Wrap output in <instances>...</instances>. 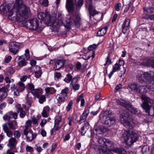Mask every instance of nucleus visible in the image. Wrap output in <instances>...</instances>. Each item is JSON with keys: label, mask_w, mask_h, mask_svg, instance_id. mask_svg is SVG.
Returning a JSON list of instances; mask_svg holds the SVG:
<instances>
[{"label": "nucleus", "mask_w": 154, "mask_h": 154, "mask_svg": "<svg viewBox=\"0 0 154 154\" xmlns=\"http://www.w3.org/2000/svg\"><path fill=\"white\" fill-rule=\"evenodd\" d=\"M23 0H16L13 8V11L9 13V15L15 17L17 21L20 22L29 17L30 14L29 8L23 4Z\"/></svg>", "instance_id": "f257e3e1"}, {"label": "nucleus", "mask_w": 154, "mask_h": 154, "mask_svg": "<svg viewBox=\"0 0 154 154\" xmlns=\"http://www.w3.org/2000/svg\"><path fill=\"white\" fill-rule=\"evenodd\" d=\"M128 87L132 90L141 94L146 93L148 91L154 94V87L149 85L143 86L135 83H130L128 84Z\"/></svg>", "instance_id": "f03ea898"}, {"label": "nucleus", "mask_w": 154, "mask_h": 154, "mask_svg": "<svg viewBox=\"0 0 154 154\" xmlns=\"http://www.w3.org/2000/svg\"><path fill=\"white\" fill-rule=\"evenodd\" d=\"M124 140L128 146H130L136 142L138 138L137 134L134 131L127 130L123 134Z\"/></svg>", "instance_id": "7ed1b4c3"}, {"label": "nucleus", "mask_w": 154, "mask_h": 154, "mask_svg": "<svg viewBox=\"0 0 154 154\" xmlns=\"http://www.w3.org/2000/svg\"><path fill=\"white\" fill-rule=\"evenodd\" d=\"M130 119V115L126 112H124L121 114L120 120L121 123L123 124L126 128L131 129L134 128L135 124L133 122L129 121Z\"/></svg>", "instance_id": "20e7f679"}, {"label": "nucleus", "mask_w": 154, "mask_h": 154, "mask_svg": "<svg viewBox=\"0 0 154 154\" xmlns=\"http://www.w3.org/2000/svg\"><path fill=\"white\" fill-rule=\"evenodd\" d=\"M106 144L104 147L118 154H126V151L123 148L114 147V144L113 141L107 139Z\"/></svg>", "instance_id": "39448f33"}, {"label": "nucleus", "mask_w": 154, "mask_h": 154, "mask_svg": "<svg viewBox=\"0 0 154 154\" xmlns=\"http://www.w3.org/2000/svg\"><path fill=\"white\" fill-rule=\"evenodd\" d=\"M37 16L38 19L43 21L45 23L49 26L54 24L53 20L51 19V15L47 12H39L38 13Z\"/></svg>", "instance_id": "423d86ee"}, {"label": "nucleus", "mask_w": 154, "mask_h": 154, "mask_svg": "<svg viewBox=\"0 0 154 154\" xmlns=\"http://www.w3.org/2000/svg\"><path fill=\"white\" fill-rule=\"evenodd\" d=\"M137 79L140 83L151 82L152 81H154V76L152 77L151 74L148 72L138 74L137 75Z\"/></svg>", "instance_id": "0eeeda50"}, {"label": "nucleus", "mask_w": 154, "mask_h": 154, "mask_svg": "<svg viewBox=\"0 0 154 154\" xmlns=\"http://www.w3.org/2000/svg\"><path fill=\"white\" fill-rule=\"evenodd\" d=\"M26 28L32 30H36L39 27V23L36 18L29 19L26 21L24 24Z\"/></svg>", "instance_id": "6e6552de"}, {"label": "nucleus", "mask_w": 154, "mask_h": 154, "mask_svg": "<svg viewBox=\"0 0 154 154\" xmlns=\"http://www.w3.org/2000/svg\"><path fill=\"white\" fill-rule=\"evenodd\" d=\"M69 91V88L65 87L61 90L60 94H58L56 96V98L57 100V103L61 104L66 101Z\"/></svg>", "instance_id": "1a4fd4ad"}, {"label": "nucleus", "mask_w": 154, "mask_h": 154, "mask_svg": "<svg viewBox=\"0 0 154 154\" xmlns=\"http://www.w3.org/2000/svg\"><path fill=\"white\" fill-rule=\"evenodd\" d=\"M141 98L143 102L141 106L143 109H147L149 107H151L154 103V101L153 99L145 95H142Z\"/></svg>", "instance_id": "9d476101"}, {"label": "nucleus", "mask_w": 154, "mask_h": 154, "mask_svg": "<svg viewBox=\"0 0 154 154\" xmlns=\"http://www.w3.org/2000/svg\"><path fill=\"white\" fill-rule=\"evenodd\" d=\"M101 120L102 123L109 127L115 125L116 121L114 117L109 115L107 116H103L102 118H101Z\"/></svg>", "instance_id": "9b49d317"}, {"label": "nucleus", "mask_w": 154, "mask_h": 154, "mask_svg": "<svg viewBox=\"0 0 154 154\" xmlns=\"http://www.w3.org/2000/svg\"><path fill=\"white\" fill-rule=\"evenodd\" d=\"M25 88V85L21 82H19L18 84L16 85H13L11 87V90L14 91V94L15 95H19L20 92H22Z\"/></svg>", "instance_id": "f8f14e48"}, {"label": "nucleus", "mask_w": 154, "mask_h": 154, "mask_svg": "<svg viewBox=\"0 0 154 154\" xmlns=\"http://www.w3.org/2000/svg\"><path fill=\"white\" fill-rule=\"evenodd\" d=\"M20 46L18 43L14 41L11 42L9 45V51L14 54H17L19 51Z\"/></svg>", "instance_id": "ddd939ff"}, {"label": "nucleus", "mask_w": 154, "mask_h": 154, "mask_svg": "<svg viewBox=\"0 0 154 154\" xmlns=\"http://www.w3.org/2000/svg\"><path fill=\"white\" fill-rule=\"evenodd\" d=\"M79 79L76 77H74L70 84V87L71 89L74 91H76L78 90L80 87L79 84H78Z\"/></svg>", "instance_id": "4468645a"}, {"label": "nucleus", "mask_w": 154, "mask_h": 154, "mask_svg": "<svg viewBox=\"0 0 154 154\" xmlns=\"http://www.w3.org/2000/svg\"><path fill=\"white\" fill-rule=\"evenodd\" d=\"M26 60L24 59L23 55L18 56L15 59V62H17L18 66L21 67L25 66L26 65L27 63Z\"/></svg>", "instance_id": "2eb2a0df"}, {"label": "nucleus", "mask_w": 154, "mask_h": 154, "mask_svg": "<svg viewBox=\"0 0 154 154\" xmlns=\"http://www.w3.org/2000/svg\"><path fill=\"white\" fill-rule=\"evenodd\" d=\"M131 20L130 19L126 18L122 25V32L124 34H125L127 31L129 29L130 26Z\"/></svg>", "instance_id": "dca6fc26"}, {"label": "nucleus", "mask_w": 154, "mask_h": 154, "mask_svg": "<svg viewBox=\"0 0 154 154\" xmlns=\"http://www.w3.org/2000/svg\"><path fill=\"white\" fill-rule=\"evenodd\" d=\"M51 19H52L53 20L54 24L51 25V26H56L57 25L59 26L63 25L65 26L63 19L61 15H59L57 19H56L54 20L52 17H51Z\"/></svg>", "instance_id": "f3484780"}, {"label": "nucleus", "mask_w": 154, "mask_h": 154, "mask_svg": "<svg viewBox=\"0 0 154 154\" xmlns=\"http://www.w3.org/2000/svg\"><path fill=\"white\" fill-rule=\"evenodd\" d=\"M65 61L63 59H60L57 60L55 63L54 69L55 70L60 69L63 67L64 65Z\"/></svg>", "instance_id": "a211bd4d"}, {"label": "nucleus", "mask_w": 154, "mask_h": 154, "mask_svg": "<svg viewBox=\"0 0 154 154\" xmlns=\"http://www.w3.org/2000/svg\"><path fill=\"white\" fill-rule=\"evenodd\" d=\"M88 9L90 17H91V16H94L98 13V12L95 10L92 4L91 3L89 4Z\"/></svg>", "instance_id": "6ab92c4d"}, {"label": "nucleus", "mask_w": 154, "mask_h": 154, "mask_svg": "<svg viewBox=\"0 0 154 154\" xmlns=\"http://www.w3.org/2000/svg\"><path fill=\"white\" fill-rule=\"evenodd\" d=\"M31 93L34 96L35 98H39L42 93V91L41 88L35 89L31 91Z\"/></svg>", "instance_id": "aec40b11"}, {"label": "nucleus", "mask_w": 154, "mask_h": 154, "mask_svg": "<svg viewBox=\"0 0 154 154\" xmlns=\"http://www.w3.org/2000/svg\"><path fill=\"white\" fill-rule=\"evenodd\" d=\"M24 135L26 136V139L27 140L31 141L36 138L37 134L36 133L33 134L32 131H29L27 133V134Z\"/></svg>", "instance_id": "412c9836"}, {"label": "nucleus", "mask_w": 154, "mask_h": 154, "mask_svg": "<svg viewBox=\"0 0 154 154\" xmlns=\"http://www.w3.org/2000/svg\"><path fill=\"white\" fill-rule=\"evenodd\" d=\"M4 132L6 133L7 136L9 137L12 136L13 134L12 132L10 130L6 124H4L2 126Z\"/></svg>", "instance_id": "4be33fe9"}, {"label": "nucleus", "mask_w": 154, "mask_h": 154, "mask_svg": "<svg viewBox=\"0 0 154 154\" xmlns=\"http://www.w3.org/2000/svg\"><path fill=\"white\" fill-rule=\"evenodd\" d=\"M74 4L72 0H66V8L69 11H72L73 10Z\"/></svg>", "instance_id": "5701e85b"}, {"label": "nucleus", "mask_w": 154, "mask_h": 154, "mask_svg": "<svg viewBox=\"0 0 154 154\" xmlns=\"http://www.w3.org/2000/svg\"><path fill=\"white\" fill-rule=\"evenodd\" d=\"M128 112H130L131 114H138L140 113L139 110L133 107L130 104L127 109Z\"/></svg>", "instance_id": "b1692460"}, {"label": "nucleus", "mask_w": 154, "mask_h": 154, "mask_svg": "<svg viewBox=\"0 0 154 154\" xmlns=\"http://www.w3.org/2000/svg\"><path fill=\"white\" fill-rule=\"evenodd\" d=\"M8 125L9 129L13 130H15L18 127L17 123L15 120L8 122Z\"/></svg>", "instance_id": "393cba45"}, {"label": "nucleus", "mask_w": 154, "mask_h": 154, "mask_svg": "<svg viewBox=\"0 0 154 154\" xmlns=\"http://www.w3.org/2000/svg\"><path fill=\"white\" fill-rule=\"evenodd\" d=\"M0 10L4 13H6L8 12V17L9 18L13 20H14V19L16 20V19L15 17H13L12 16L10 17L9 15V13L10 12H12L13 11V9H12V11H9L8 8L7 7L2 6L0 7Z\"/></svg>", "instance_id": "a878e982"}, {"label": "nucleus", "mask_w": 154, "mask_h": 154, "mask_svg": "<svg viewBox=\"0 0 154 154\" xmlns=\"http://www.w3.org/2000/svg\"><path fill=\"white\" fill-rule=\"evenodd\" d=\"M108 28L106 26L100 29L97 32V35L99 37L104 36L106 33Z\"/></svg>", "instance_id": "bb28decb"}, {"label": "nucleus", "mask_w": 154, "mask_h": 154, "mask_svg": "<svg viewBox=\"0 0 154 154\" xmlns=\"http://www.w3.org/2000/svg\"><path fill=\"white\" fill-rule=\"evenodd\" d=\"M73 18L72 20L73 21L75 25L77 26H79L81 21L80 16L78 15H73Z\"/></svg>", "instance_id": "cd10ccee"}, {"label": "nucleus", "mask_w": 154, "mask_h": 154, "mask_svg": "<svg viewBox=\"0 0 154 154\" xmlns=\"http://www.w3.org/2000/svg\"><path fill=\"white\" fill-rule=\"evenodd\" d=\"M50 111V108L48 106H46L44 107L43 112L42 113L44 117H47L48 116L49 113Z\"/></svg>", "instance_id": "c85d7f7f"}, {"label": "nucleus", "mask_w": 154, "mask_h": 154, "mask_svg": "<svg viewBox=\"0 0 154 154\" xmlns=\"http://www.w3.org/2000/svg\"><path fill=\"white\" fill-rule=\"evenodd\" d=\"M17 112L19 113V116L21 118H23L25 116L26 114L25 111L24 110L23 108L21 107H19L17 109Z\"/></svg>", "instance_id": "c756f323"}, {"label": "nucleus", "mask_w": 154, "mask_h": 154, "mask_svg": "<svg viewBox=\"0 0 154 154\" xmlns=\"http://www.w3.org/2000/svg\"><path fill=\"white\" fill-rule=\"evenodd\" d=\"M117 103L127 109L128 106H130V103L128 102L124 101V102L121 101L119 99H117L116 101Z\"/></svg>", "instance_id": "7c9ffc66"}, {"label": "nucleus", "mask_w": 154, "mask_h": 154, "mask_svg": "<svg viewBox=\"0 0 154 154\" xmlns=\"http://www.w3.org/2000/svg\"><path fill=\"white\" fill-rule=\"evenodd\" d=\"M36 70L34 71L35 76L37 78H40L42 74V70H41L40 67L36 66H35Z\"/></svg>", "instance_id": "2f4dec72"}, {"label": "nucleus", "mask_w": 154, "mask_h": 154, "mask_svg": "<svg viewBox=\"0 0 154 154\" xmlns=\"http://www.w3.org/2000/svg\"><path fill=\"white\" fill-rule=\"evenodd\" d=\"M148 115L153 116H154V106H152L147 109H144Z\"/></svg>", "instance_id": "473e14b6"}, {"label": "nucleus", "mask_w": 154, "mask_h": 154, "mask_svg": "<svg viewBox=\"0 0 154 154\" xmlns=\"http://www.w3.org/2000/svg\"><path fill=\"white\" fill-rule=\"evenodd\" d=\"M107 139L103 137H99L97 141L101 146L104 147Z\"/></svg>", "instance_id": "72a5a7b5"}, {"label": "nucleus", "mask_w": 154, "mask_h": 154, "mask_svg": "<svg viewBox=\"0 0 154 154\" xmlns=\"http://www.w3.org/2000/svg\"><path fill=\"white\" fill-rule=\"evenodd\" d=\"M45 90L46 93L51 94H53L56 92V90L53 87H47Z\"/></svg>", "instance_id": "f704fd0d"}, {"label": "nucleus", "mask_w": 154, "mask_h": 154, "mask_svg": "<svg viewBox=\"0 0 154 154\" xmlns=\"http://www.w3.org/2000/svg\"><path fill=\"white\" fill-rule=\"evenodd\" d=\"M17 142L16 139L13 137H11L9 140V143L8 144V146L16 145Z\"/></svg>", "instance_id": "c9c22d12"}, {"label": "nucleus", "mask_w": 154, "mask_h": 154, "mask_svg": "<svg viewBox=\"0 0 154 154\" xmlns=\"http://www.w3.org/2000/svg\"><path fill=\"white\" fill-rule=\"evenodd\" d=\"M62 116H56L54 119V125H59L61 122Z\"/></svg>", "instance_id": "e433bc0d"}, {"label": "nucleus", "mask_w": 154, "mask_h": 154, "mask_svg": "<svg viewBox=\"0 0 154 154\" xmlns=\"http://www.w3.org/2000/svg\"><path fill=\"white\" fill-rule=\"evenodd\" d=\"M146 65L147 66H150L154 68V59L151 58L147 59Z\"/></svg>", "instance_id": "4c0bfd02"}, {"label": "nucleus", "mask_w": 154, "mask_h": 154, "mask_svg": "<svg viewBox=\"0 0 154 154\" xmlns=\"http://www.w3.org/2000/svg\"><path fill=\"white\" fill-rule=\"evenodd\" d=\"M72 76L71 74L69 73L67 75L66 77L64 79V81L67 83H69L72 80Z\"/></svg>", "instance_id": "58836bf2"}, {"label": "nucleus", "mask_w": 154, "mask_h": 154, "mask_svg": "<svg viewBox=\"0 0 154 154\" xmlns=\"http://www.w3.org/2000/svg\"><path fill=\"white\" fill-rule=\"evenodd\" d=\"M73 103V101L72 100H71L69 101L66 107V110L67 112L69 111L72 109V106Z\"/></svg>", "instance_id": "ea45409f"}, {"label": "nucleus", "mask_w": 154, "mask_h": 154, "mask_svg": "<svg viewBox=\"0 0 154 154\" xmlns=\"http://www.w3.org/2000/svg\"><path fill=\"white\" fill-rule=\"evenodd\" d=\"M39 2L41 5L44 7H47L49 5L48 0H39Z\"/></svg>", "instance_id": "a19ab883"}, {"label": "nucleus", "mask_w": 154, "mask_h": 154, "mask_svg": "<svg viewBox=\"0 0 154 154\" xmlns=\"http://www.w3.org/2000/svg\"><path fill=\"white\" fill-rule=\"evenodd\" d=\"M75 4L76 6L80 8L83 5V0H75Z\"/></svg>", "instance_id": "79ce46f5"}, {"label": "nucleus", "mask_w": 154, "mask_h": 154, "mask_svg": "<svg viewBox=\"0 0 154 154\" xmlns=\"http://www.w3.org/2000/svg\"><path fill=\"white\" fill-rule=\"evenodd\" d=\"M24 56V59L25 60H29L30 58V55L29 53V50L28 49H26L25 50V53L23 55Z\"/></svg>", "instance_id": "37998d69"}, {"label": "nucleus", "mask_w": 154, "mask_h": 154, "mask_svg": "<svg viewBox=\"0 0 154 154\" xmlns=\"http://www.w3.org/2000/svg\"><path fill=\"white\" fill-rule=\"evenodd\" d=\"M54 76L55 80L57 81L61 78L62 75L60 72H56L54 73Z\"/></svg>", "instance_id": "c03bdc74"}, {"label": "nucleus", "mask_w": 154, "mask_h": 154, "mask_svg": "<svg viewBox=\"0 0 154 154\" xmlns=\"http://www.w3.org/2000/svg\"><path fill=\"white\" fill-rule=\"evenodd\" d=\"M89 113V109L87 108L85 109L82 115L86 119Z\"/></svg>", "instance_id": "a18cd8bd"}, {"label": "nucleus", "mask_w": 154, "mask_h": 154, "mask_svg": "<svg viewBox=\"0 0 154 154\" xmlns=\"http://www.w3.org/2000/svg\"><path fill=\"white\" fill-rule=\"evenodd\" d=\"M62 125L60 126H59V125H54L53 128L54 132H56L57 131H59L61 128L62 127L64 124V122H62Z\"/></svg>", "instance_id": "49530a36"}, {"label": "nucleus", "mask_w": 154, "mask_h": 154, "mask_svg": "<svg viewBox=\"0 0 154 154\" xmlns=\"http://www.w3.org/2000/svg\"><path fill=\"white\" fill-rule=\"evenodd\" d=\"M39 98V102L41 104L43 103L46 100V97L44 95H41Z\"/></svg>", "instance_id": "de8ad7c7"}, {"label": "nucleus", "mask_w": 154, "mask_h": 154, "mask_svg": "<svg viewBox=\"0 0 154 154\" xmlns=\"http://www.w3.org/2000/svg\"><path fill=\"white\" fill-rule=\"evenodd\" d=\"M30 95V93H29L27 95V103H28L29 105L30 106L32 102V99L29 97Z\"/></svg>", "instance_id": "09e8293b"}, {"label": "nucleus", "mask_w": 154, "mask_h": 154, "mask_svg": "<svg viewBox=\"0 0 154 154\" xmlns=\"http://www.w3.org/2000/svg\"><path fill=\"white\" fill-rule=\"evenodd\" d=\"M112 62L110 58V56L109 55H108L106 59V63L104 64V65L105 66L106 65H110L112 63Z\"/></svg>", "instance_id": "8fccbe9b"}, {"label": "nucleus", "mask_w": 154, "mask_h": 154, "mask_svg": "<svg viewBox=\"0 0 154 154\" xmlns=\"http://www.w3.org/2000/svg\"><path fill=\"white\" fill-rule=\"evenodd\" d=\"M0 94V100L5 99L8 95L7 92H4V93Z\"/></svg>", "instance_id": "3c124183"}, {"label": "nucleus", "mask_w": 154, "mask_h": 154, "mask_svg": "<svg viewBox=\"0 0 154 154\" xmlns=\"http://www.w3.org/2000/svg\"><path fill=\"white\" fill-rule=\"evenodd\" d=\"M120 68V66L118 63H116L113 66L112 70L114 72H116Z\"/></svg>", "instance_id": "603ef678"}, {"label": "nucleus", "mask_w": 154, "mask_h": 154, "mask_svg": "<svg viewBox=\"0 0 154 154\" xmlns=\"http://www.w3.org/2000/svg\"><path fill=\"white\" fill-rule=\"evenodd\" d=\"M126 69L124 67H123V69L121 70L119 72V76L120 77H122L124 76L126 72Z\"/></svg>", "instance_id": "864d4df0"}, {"label": "nucleus", "mask_w": 154, "mask_h": 154, "mask_svg": "<svg viewBox=\"0 0 154 154\" xmlns=\"http://www.w3.org/2000/svg\"><path fill=\"white\" fill-rule=\"evenodd\" d=\"M86 119L82 115L81 116L79 120L78 121V123L79 124H81L82 123L85 122L86 121Z\"/></svg>", "instance_id": "5fc2aeb1"}, {"label": "nucleus", "mask_w": 154, "mask_h": 154, "mask_svg": "<svg viewBox=\"0 0 154 154\" xmlns=\"http://www.w3.org/2000/svg\"><path fill=\"white\" fill-rule=\"evenodd\" d=\"M16 145L10 146H9L10 147V149L11 151H13L15 152H17V150L16 147Z\"/></svg>", "instance_id": "6e6d98bb"}, {"label": "nucleus", "mask_w": 154, "mask_h": 154, "mask_svg": "<svg viewBox=\"0 0 154 154\" xmlns=\"http://www.w3.org/2000/svg\"><path fill=\"white\" fill-rule=\"evenodd\" d=\"M122 5L120 3L116 4L115 6V9L116 11H119L121 8Z\"/></svg>", "instance_id": "4d7b16f0"}, {"label": "nucleus", "mask_w": 154, "mask_h": 154, "mask_svg": "<svg viewBox=\"0 0 154 154\" xmlns=\"http://www.w3.org/2000/svg\"><path fill=\"white\" fill-rule=\"evenodd\" d=\"M14 135L15 137L17 138H19L20 136V133L18 131H15L14 132Z\"/></svg>", "instance_id": "13d9d810"}, {"label": "nucleus", "mask_w": 154, "mask_h": 154, "mask_svg": "<svg viewBox=\"0 0 154 154\" xmlns=\"http://www.w3.org/2000/svg\"><path fill=\"white\" fill-rule=\"evenodd\" d=\"M16 112H10V114L11 116H12L13 118H14V119H16L17 118V117L18 116V114Z\"/></svg>", "instance_id": "bf43d9fd"}, {"label": "nucleus", "mask_w": 154, "mask_h": 154, "mask_svg": "<svg viewBox=\"0 0 154 154\" xmlns=\"http://www.w3.org/2000/svg\"><path fill=\"white\" fill-rule=\"evenodd\" d=\"M73 19V18H72V17H71L67 19L66 21V24L69 26L71 25L72 23V21H73L72 20Z\"/></svg>", "instance_id": "052dcab7"}, {"label": "nucleus", "mask_w": 154, "mask_h": 154, "mask_svg": "<svg viewBox=\"0 0 154 154\" xmlns=\"http://www.w3.org/2000/svg\"><path fill=\"white\" fill-rule=\"evenodd\" d=\"M35 148L38 152H41L43 150L42 148L38 144L35 145Z\"/></svg>", "instance_id": "680f3d73"}, {"label": "nucleus", "mask_w": 154, "mask_h": 154, "mask_svg": "<svg viewBox=\"0 0 154 154\" xmlns=\"http://www.w3.org/2000/svg\"><path fill=\"white\" fill-rule=\"evenodd\" d=\"M25 129L24 130L23 132L24 134H27V133L29 131H32L30 129L28 126L25 125Z\"/></svg>", "instance_id": "e2e57ef3"}, {"label": "nucleus", "mask_w": 154, "mask_h": 154, "mask_svg": "<svg viewBox=\"0 0 154 154\" xmlns=\"http://www.w3.org/2000/svg\"><path fill=\"white\" fill-rule=\"evenodd\" d=\"M26 149L27 152H32L34 150L32 147L28 145L26 146Z\"/></svg>", "instance_id": "0e129e2a"}, {"label": "nucleus", "mask_w": 154, "mask_h": 154, "mask_svg": "<svg viewBox=\"0 0 154 154\" xmlns=\"http://www.w3.org/2000/svg\"><path fill=\"white\" fill-rule=\"evenodd\" d=\"M90 125L89 123L88 122H85L84 126L82 127L83 128L85 129V130H88L90 128Z\"/></svg>", "instance_id": "69168bd1"}, {"label": "nucleus", "mask_w": 154, "mask_h": 154, "mask_svg": "<svg viewBox=\"0 0 154 154\" xmlns=\"http://www.w3.org/2000/svg\"><path fill=\"white\" fill-rule=\"evenodd\" d=\"M32 121V123L34 124L35 125H38V121L37 119H36V118L35 117H33L32 119V120L31 121Z\"/></svg>", "instance_id": "338daca9"}, {"label": "nucleus", "mask_w": 154, "mask_h": 154, "mask_svg": "<svg viewBox=\"0 0 154 154\" xmlns=\"http://www.w3.org/2000/svg\"><path fill=\"white\" fill-rule=\"evenodd\" d=\"M97 47V45L96 44H93L91 45H90L88 47V50L91 51L95 48Z\"/></svg>", "instance_id": "774afa93"}]
</instances>
